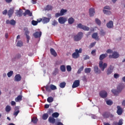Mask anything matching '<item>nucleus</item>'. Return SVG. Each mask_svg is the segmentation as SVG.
<instances>
[{
    "label": "nucleus",
    "mask_w": 125,
    "mask_h": 125,
    "mask_svg": "<svg viewBox=\"0 0 125 125\" xmlns=\"http://www.w3.org/2000/svg\"><path fill=\"white\" fill-rule=\"evenodd\" d=\"M108 56V54H102L101 55H100L99 60H100L99 62V67L100 69L102 70V71H104L105 70V68H107V64L106 63H103V59H105L106 57Z\"/></svg>",
    "instance_id": "1"
},
{
    "label": "nucleus",
    "mask_w": 125,
    "mask_h": 125,
    "mask_svg": "<svg viewBox=\"0 0 125 125\" xmlns=\"http://www.w3.org/2000/svg\"><path fill=\"white\" fill-rule=\"evenodd\" d=\"M83 52V49L80 48L79 50L78 49H75V52L73 53L72 55V58L74 59H77L80 57V53Z\"/></svg>",
    "instance_id": "2"
},
{
    "label": "nucleus",
    "mask_w": 125,
    "mask_h": 125,
    "mask_svg": "<svg viewBox=\"0 0 125 125\" xmlns=\"http://www.w3.org/2000/svg\"><path fill=\"white\" fill-rule=\"evenodd\" d=\"M124 86L122 85H119L117 88V90L113 89L111 90V92L114 95H119V93L121 92L123 89H124Z\"/></svg>",
    "instance_id": "3"
},
{
    "label": "nucleus",
    "mask_w": 125,
    "mask_h": 125,
    "mask_svg": "<svg viewBox=\"0 0 125 125\" xmlns=\"http://www.w3.org/2000/svg\"><path fill=\"white\" fill-rule=\"evenodd\" d=\"M83 33L82 32H80L77 34V35L74 37V40L75 42H79V41H81L82 39H83Z\"/></svg>",
    "instance_id": "4"
},
{
    "label": "nucleus",
    "mask_w": 125,
    "mask_h": 125,
    "mask_svg": "<svg viewBox=\"0 0 125 125\" xmlns=\"http://www.w3.org/2000/svg\"><path fill=\"white\" fill-rule=\"evenodd\" d=\"M109 58L110 59L113 58L114 59H117V58H119L120 57V55L117 52H113L112 55H109L108 56Z\"/></svg>",
    "instance_id": "5"
},
{
    "label": "nucleus",
    "mask_w": 125,
    "mask_h": 125,
    "mask_svg": "<svg viewBox=\"0 0 125 125\" xmlns=\"http://www.w3.org/2000/svg\"><path fill=\"white\" fill-rule=\"evenodd\" d=\"M66 12H67V10L62 9L60 11V13H56L55 17L58 18V17H59L60 16H63V15H64V14H65Z\"/></svg>",
    "instance_id": "6"
},
{
    "label": "nucleus",
    "mask_w": 125,
    "mask_h": 125,
    "mask_svg": "<svg viewBox=\"0 0 125 125\" xmlns=\"http://www.w3.org/2000/svg\"><path fill=\"white\" fill-rule=\"evenodd\" d=\"M77 28H79V29H82V30H84V31H89V27L83 25L82 23H79L77 25Z\"/></svg>",
    "instance_id": "7"
},
{
    "label": "nucleus",
    "mask_w": 125,
    "mask_h": 125,
    "mask_svg": "<svg viewBox=\"0 0 125 125\" xmlns=\"http://www.w3.org/2000/svg\"><path fill=\"white\" fill-rule=\"evenodd\" d=\"M113 71L114 66H112V65H110L106 70V75L108 76H109V75H111V74L113 73Z\"/></svg>",
    "instance_id": "8"
},
{
    "label": "nucleus",
    "mask_w": 125,
    "mask_h": 125,
    "mask_svg": "<svg viewBox=\"0 0 125 125\" xmlns=\"http://www.w3.org/2000/svg\"><path fill=\"white\" fill-rule=\"evenodd\" d=\"M59 22L60 24H64L66 21H67V19L66 18L61 17L58 19Z\"/></svg>",
    "instance_id": "9"
},
{
    "label": "nucleus",
    "mask_w": 125,
    "mask_h": 125,
    "mask_svg": "<svg viewBox=\"0 0 125 125\" xmlns=\"http://www.w3.org/2000/svg\"><path fill=\"white\" fill-rule=\"evenodd\" d=\"M100 96L102 98H106L108 96V94L106 91H101L100 92Z\"/></svg>",
    "instance_id": "10"
},
{
    "label": "nucleus",
    "mask_w": 125,
    "mask_h": 125,
    "mask_svg": "<svg viewBox=\"0 0 125 125\" xmlns=\"http://www.w3.org/2000/svg\"><path fill=\"white\" fill-rule=\"evenodd\" d=\"M79 86H80V80H75L72 84V88H76Z\"/></svg>",
    "instance_id": "11"
},
{
    "label": "nucleus",
    "mask_w": 125,
    "mask_h": 125,
    "mask_svg": "<svg viewBox=\"0 0 125 125\" xmlns=\"http://www.w3.org/2000/svg\"><path fill=\"white\" fill-rule=\"evenodd\" d=\"M6 24H10V25L14 26L16 24V21L14 20H11V21L7 20L6 21Z\"/></svg>",
    "instance_id": "12"
},
{
    "label": "nucleus",
    "mask_w": 125,
    "mask_h": 125,
    "mask_svg": "<svg viewBox=\"0 0 125 125\" xmlns=\"http://www.w3.org/2000/svg\"><path fill=\"white\" fill-rule=\"evenodd\" d=\"M53 9V6L51 5H47V6L44 8V10L45 11H50Z\"/></svg>",
    "instance_id": "13"
},
{
    "label": "nucleus",
    "mask_w": 125,
    "mask_h": 125,
    "mask_svg": "<svg viewBox=\"0 0 125 125\" xmlns=\"http://www.w3.org/2000/svg\"><path fill=\"white\" fill-rule=\"evenodd\" d=\"M106 27L108 28V29H112L113 27H114V22L112 21H110L109 22L106 24Z\"/></svg>",
    "instance_id": "14"
},
{
    "label": "nucleus",
    "mask_w": 125,
    "mask_h": 125,
    "mask_svg": "<svg viewBox=\"0 0 125 125\" xmlns=\"http://www.w3.org/2000/svg\"><path fill=\"white\" fill-rule=\"evenodd\" d=\"M20 112V111L19 110V107L16 106L15 107V111L14 112L13 115L14 116H15V117H17L18 114Z\"/></svg>",
    "instance_id": "15"
},
{
    "label": "nucleus",
    "mask_w": 125,
    "mask_h": 125,
    "mask_svg": "<svg viewBox=\"0 0 125 125\" xmlns=\"http://www.w3.org/2000/svg\"><path fill=\"white\" fill-rule=\"evenodd\" d=\"M33 36L36 39H38V38H41V37H42V32H36L33 34Z\"/></svg>",
    "instance_id": "16"
},
{
    "label": "nucleus",
    "mask_w": 125,
    "mask_h": 125,
    "mask_svg": "<svg viewBox=\"0 0 125 125\" xmlns=\"http://www.w3.org/2000/svg\"><path fill=\"white\" fill-rule=\"evenodd\" d=\"M42 20V22L43 24H46L47 23H48L49 21H50V19L46 17H43Z\"/></svg>",
    "instance_id": "17"
},
{
    "label": "nucleus",
    "mask_w": 125,
    "mask_h": 125,
    "mask_svg": "<svg viewBox=\"0 0 125 125\" xmlns=\"http://www.w3.org/2000/svg\"><path fill=\"white\" fill-rule=\"evenodd\" d=\"M117 113L118 114V115H122V114H123V109L122 108V107L118 105L117 106Z\"/></svg>",
    "instance_id": "18"
},
{
    "label": "nucleus",
    "mask_w": 125,
    "mask_h": 125,
    "mask_svg": "<svg viewBox=\"0 0 125 125\" xmlns=\"http://www.w3.org/2000/svg\"><path fill=\"white\" fill-rule=\"evenodd\" d=\"M50 51L51 55H52L54 57H56V56H57V53L56 52V51H55V50H54V49L51 48L50 49Z\"/></svg>",
    "instance_id": "19"
},
{
    "label": "nucleus",
    "mask_w": 125,
    "mask_h": 125,
    "mask_svg": "<svg viewBox=\"0 0 125 125\" xmlns=\"http://www.w3.org/2000/svg\"><path fill=\"white\" fill-rule=\"evenodd\" d=\"M22 79V77H21V75L20 74H17L15 76V82H20Z\"/></svg>",
    "instance_id": "20"
},
{
    "label": "nucleus",
    "mask_w": 125,
    "mask_h": 125,
    "mask_svg": "<svg viewBox=\"0 0 125 125\" xmlns=\"http://www.w3.org/2000/svg\"><path fill=\"white\" fill-rule=\"evenodd\" d=\"M89 13L91 17L94 16V14H95V11H94V9L90 8L89 10Z\"/></svg>",
    "instance_id": "21"
},
{
    "label": "nucleus",
    "mask_w": 125,
    "mask_h": 125,
    "mask_svg": "<svg viewBox=\"0 0 125 125\" xmlns=\"http://www.w3.org/2000/svg\"><path fill=\"white\" fill-rule=\"evenodd\" d=\"M48 121L49 123H50L51 124H55V119H54V117L50 116L48 118Z\"/></svg>",
    "instance_id": "22"
},
{
    "label": "nucleus",
    "mask_w": 125,
    "mask_h": 125,
    "mask_svg": "<svg viewBox=\"0 0 125 125\" xmlns=\"http://www.w3.org/2000/svg\"><path fill=\"white\" fill-rule=\"evenodd\" d=\"M14 12V10L13 9H10V10L8 11V15L9 18L12 16V14H13Z\"/></svg>",
    "instance_id": "23"
},
{
    "label": "nucleus",
    "mask_w": 125,
    "mask_h": 125,
    "mask_svg": "<svg viewBox=\"0 0 125 125\" xmlns=\"http://www.w3.org/2000/svg\"><path fill=\"white\" fill-rule=\"evenodd\" d=\"M92 38L95 40H97V41L99 40V38L98 37V34L97 33H93L92 35Z\"/></svg>",
    "instance_id": "24"
},
{
    "label": "nucleus",
    "mask_w": 125,
    "mask_h": 125,
    "mask_svg": "<svg viewBox=\"0 0 125 125\" xmlns=\"http://www.w3.org/2000/svg\"><path fill=\"white\" fill-rule=\"evenodd\" d=\"M94 71L96 74H100V73H101V71L99 70V68H98V66H94Z\"/></svg>",
    "instance_id": "25"
},
{
    "label": "nucleus",
    "mask_w": 125,
    "mask_h": 125,
    "mask_svg": "<svg viewBox=\"0 0 125 125\" xmlns=\"http://www.w3.org/2000/svg\"><path fill=\"white\" fill-rule=\"evenodd\" d=\"M22 95H20L17 98H15V100L16 102H19L20 101H22Z\"/></svg>",
    "instance_id": "26"
},
{
    "label": "nucleus",
    "mask_w": 125,
    "mask_h": 125,
    "mask_svg": "<svg viewBox=\"0 0 125 125\" xmlns=\"http://www.w3.org/2000/svg\"><path fill=\"white\" fill-rule=\"evenodd\" d=\"M45 87L46 91L48 92H51V89L50 88V86L48 85H46V86H44Z\"/></svg>",
    "instance_id": "27"
},
{
    "label": "nucleus",
    "mask_w": 125,
    "mask_h": 125,
    "mask_svg": "<svg viewBox=\"0 0 125 125\" xmlns=\"http://www.w3.org/2000/svg\"><path fill=\"white\" fill-rule=\"evenodd\" d=\"M68 24H73V23H74V22H75V20L74 19V18H70L69 19H68Z\"/></svg>",
    "instance_id": "28"
},
{
    "label": "nucleus",
    "mask_w": 125,
    "mask_h": 125,
    "mask_svg": "<svg viewBox=\"0 0 125 125\" xmlns=\"http://www.w3.org/2000/svg\"><path fill=\"white\" fill-rule=\"evenodd\" d=\"M59 72V70L57 68H55L54 70L53 71L52 73V75L53 76H56L57 74H58V72Z\"/></svg>",
    "instance_id": "29"
},
{
    "label": "nucleus",
    "mask_w": 125,
    "mask_h": 125,
    "mask_svg": "<svg viewBox=\"0 0 125 125\" xmlns=\"http://www.w3.org/2000/svg\"><path fill=\"white\" fill-rule=\"evenodd\" d=\"M31 122L33 123V124H37V123H38V118L36 117H33L31 119Z\"/></svg>",
    "instance_id": "30"
},
{
    "label": "nucleus",
    "mask_w": 125,
    "mask_h": 125,
    "mask_svg": "<svg viewBox=\"0 0 125 125\" xmlns=\"http://www.w3.org/2000/svg\"><path fill=\"white\" fill-rule=\"evenodd\" d=\"M54 99L52 97H49L47 99V101L48 102V103H51L53 102Z\"/></svg>",
    "instance_id": "31"
},
{
    "label": "nucleus",
    "mask_w": 125,
    "mask_h": 125,
    "mask_svg": "<svg viewBox=\"0 0 125 125\" xmlns=\"http://www.w3.org/2000/svg\"><path fill=\"white\" fill-rule=\"evenodd\" d=\"M103 13L104 14H106V15H110V14H111V13H112V12H111L109 10H103Z\"/></svg>",
    "instance_id": "32"
},
{
    "label": "nucleus",
    "mask_w": 125,
    "mask_h": 125,
    "mask_svg": "<svg viewBox=\"0 0 125 125\" xmlns=\"http://www.w3.org/2000/svg\"><path fill=\"white\" fill-rule=\"evenodd\" d=\"M53 118H58L59 117V113L58 112H54L52 114Z\"/></svg>",
    "instance_id": "33"
},
{
    "label": "nucleus",
    "mask_w": 125,
    "mask_h": 125,
    "mask_svg": "<svg viewBox=\"0 0 125 125\" xmlns=\"http://www.w3.org/2000/svg\"><path fill=\"white\" fill-rule=\"evenodd\" d=\"M60 70L62 72H66V66L64 65H61L60 66Z\"/></svg>",
    "instance_id": "34"
},
{
    "label": "nucleus",
    "mask_w": 125,
    "mask_h": 125,
    "mask_svg": "<svg viewBox=\"0 0 125 125\" xmlns=\"http://www.w3.org/2000/svg\"><path fill=\"white\" fill-rule=\"evenodd\" d=\"M66 86V83L65 82H62L60 83V87L61 88H64Z\"/></svg>",
    "instance_id": "35"
},
{
    "label": "nucleus",
    "mask_w": 125,
    "mask_h": 125,
    "mask_svg": "<svg viewBox=\"0 0 125 125\" xmlns=\"http://www.w3.org/2000/svg\"><path fill=\"white\" fill-rule=\"evenodd\" d=\"M25 12L26 13L27 15H28V16H33V13H32V12H31V11L29 10H25Z\"/></svg>",
    "instance_id": "36"
},
{
    "label": "nucleus",
    "mask_w": 125,
    "mask_h": 125,
    "mask_svg": "<svg viewBox=\"0 0 125 125\" xmlns=\"http://www.w3.org/2000/svg\"><path fill=\"white\" fill-rule=\"evenodd\" d=\"M16 14L17 16H19V17H21L22 16V12H21V10H18L16 13Z\"/></svg>",
    "instance_id": "37"
},
{
    "label": "nucleus",
    "mask_w": 125,
    "mask_h": 125,
    "mask_svg": "<svg viewBox=\"0 0 125 125\" xmlns=\"http://www.w3.org/2000/svg\"><path fill=\"white\" fill-rule=\"evenodd\" d=\"M6 112H10L11 111V107L10 105H7L5 107Z\"/></svg>",
    "instance_id": "38"
},
{
    "label": "nucleus",
    "mask_w": 125,
    "mask_h": 125,
    "mask_svg": "<svg viewBox=\"0 0 125 125\" xmlns=\"http://www.w3.org/2000/svg\"><path fill=\"white\" fill-rule=\"evenodd\" d=\"M84 72L86 74L89 73L91 72V68H86L84 69Z\"/></svg>",
    "instance_id": "39"
},
{
    "label": "nucleus",
    "mask_w": 125,
    "mask_h": 125,
    "mask_svg": "<svg viewBox=\"0 0 125 125\" xmlns=\"http://www.w3.org/2000/svg\"><path fill=\"white\" fill-rule=\"evenodd\" d=\"M48 118V114L47 113H44L42 116V119L44 120H47Z\"/></svg>",
    "instance_id": "40"
},
{
    "label": "nucleus",
    "mask_w": 125,
    "mask_h": 125,
    "mask_svg": "<svg viewBox=\"0 0 125 125\" xmlns=\"http://www.w3.org/2000/svg\"><path fill=\"white\" fill-rule=\"evenodd\" d=\"M106 103L107 105H109V106L113 105V101H111V100L106 101Z\"/></svg>",
    "instance_id": "41"
},
{
    "label": "nucleus",
    "mask_w": 125,
    "mask_h": 125,
    "mask_svg": "<svg viewBox=\"0 0 125 125\" xmlns=\"http://www.w3.org/2000/svg\"><path fill=\"white\" fill-rule=\"evenodd\" d=\"M50 88L51 90H56V89H57V87L52 84L50 85Z\"/></svg>",
    "instance_id": "42"
},
{
    "label": "nucleus",
    "mask_w": 125,
    "mask_h": 125,
    "mask_svg": "<svg viewBox=\"0 0 125 125\" xmlns=\"http://www.w3.org/2000/svg\"><path fill=\"white\" fill-rule=\"evenodd\" d=\"M95 22H96V24H97V25H98V26H100V25H101V21H100V20L98 19V18H96L95 19Z\"/></svg>",
    "instance_id": "43"
},
{
    "label": "nucleus",
    "mask_w": 125,
    "mask_h": 125,
    "mask_svg": "<svg viewBox=\"0 0 125 125\" xmlns=\"http://www.w3.org/2000/svg\"><path fill=\"white\" fill-rule=\"evenodd\" d=\"M83 66H82L81 67H80L77 71V74H81L82 71H83Z\"/></svg>",
    "instance_id": "44"
},
{
    "label": "nucleus",
    "mask_w": 125,
    "mask_h": 125,
    "mask_svg": "<svg viewBox=\"0 0 125 125\" xmlns=\"http://www.w3.org/2000/svg\"><path fill=\"white\" fill-rule=\"evenodd\" d=\"M110 113H108V112H105L103 114V116L104 117V118H109V115Z\"/></svg>",
    "instance_id": "45"
},
{
    "label": "nucleus",
    "mask_w": 125,
    "mask_h": 125,
    "mask_svg": "<svg viewBox=\"0 0 125 125\" xmlns=\"http://www.w3.org/2000/svg\"><path fill=\"white\" fill-rule=\"evenodd\" d=\"M47 114H48V115H51V114H53V109H49Z\"/></svg>",
    "instance_id": "46"
},
{
    "label": "nucleus",
    "mask_w": 125,
    "mask_h": 125,
    "mask_svg": "<svg viewBox=\"0 0 125 125\" xmlns=\"http://www.w3.org/2000/svg\"><path fill=\"white\" fill-rule=\"evenodd\" d=\"M17 46L21 47L23 45V42L21 41H19L17 44Z\"/></svg>",
    "instance_id": "47"
},
{
    "label": "nucleus",
    "mask_w": 125,
    "mask_h": 125,
    "mask_svg": "<svg viewBox=\"0 0 125 125\" xmlns=\"http://www.w3.org/2000/svg\"><path fill=\"white\" fill-rule=\"evenodd\" d=\"M66 70L67 72H71L72 71V67L70 65L66 66Z\"/></svg>",
    "instance_id": "48"
},
{
    "label": "nucleus",
    "mask_w": 125,
    "mask_h": 125,
    "mask_svg": "<svg viewBox=\"0 0 125 125\" xmlns=\"http://www.w3.org/2000/svg\"><path fill=\"white\" fill-rule=\"evenodd\" d=\"M7 76L8 77V78H10V77H11V76H12V75H13V72L12 71H11L10 72H9L7 74Z\"/></svg>",
    "instance_id": "49"
},
{
    "label": "nucleus",
    "mask_w": 125,
    "mask_h": 125,
    "mask_svg": "<svg viewBox=\"0 0 125 125\" xmlns=\"http://www.w3.org/2000/svg\"><path fill=\"white\" fill-rule=\"evenodd\" d=\"M32 24L33 26H37V25H38V21H34V20H33L32 21Z\"/></svg>",
    "instance_id": "50"
},
{
    "label": "nucleus",
    "mask_w": 125,
    "mask_h": 125,
    "mask_svg": "<svg viewBox=\"0 0 125 125\" xmlns=\"http://www.w3.org/2000/svg\"><path fill=\"white\" fill-rule=\"evenodd\" d=\"M20 58H21V54H17L15 57V59H20Z\"/></svg>",
    "instance_id": "51"
},
{
    "label": "nucleus",
    "mask_w": 125,
    "mask_h": 125,
    "mask_svg": "<svg viewBox=\"0 0 125 125\" xmlns=\"http://www.w3.org/2000/svg\"><path fill=\"white\" fill-rule=\"evenodd\" d=\"M91 54H92V55H93V56H95V55H96V50L94 49L91 52Z\"/></svg>",
    "instance_id": "52"
},
{
    "label": "nucleus",
    "mask_w": 125,
    "mask_h": 125,
    "mask_svg": "<svg viewBox=\"0 0 125 125\" xmlns=\"http://www.w3.org/2000/svg\"><path fill=\"white\" fill-rule=\"evenodd\" d=\"M96 43V42L91 43L90 44V45L89 46V48H92V47H93V46H94V45H95Z\"/></svg>",
    "instance_id": "53"
},
{
    "label": "nucleus",
    "mask_w": 125,
    "mask_h": 125,
    "mask_svg": "<svg viewBox=\"0 0 125 125\" xmlns=\"http://www.w3.org/2000/svg\"><path fill=\"white\" fill-rule=\"evenodd\" d=\"M57 24H58V22H57V21L56 20H54L52 21V25H53V26H55V25H57Z\"/></svg>",
    "instance_id": "54"
},
{
    "label": "nucleus",
    "mask_w": 125,
    "mask_h": 125,
    "mask_svg": "<svg viewBox=\"0 0 125 125\" xmlns=\"http://www.w3.org/2000/svg\"><path fill=\"white\" fill-rule=\"evenodd\" d=\"M100 35H101V36H105V32H104V30H101L100 31Z\"/></svg>",
    "instance_id": "55"
},
{
    "label": "nucleus",
    "mask_w": 125,
    "mask_h": 125,
    "mask_svg": "<svg viewBox=\"0 0 125 125\" xmlns=\"http://www.w3.org/2000/svg\"><path fill=\"white\" fill-rule=\"evenodd\" d=\"M106 53H108L109 54H111V53H113V50H112L110 49H108L106 51Z\"/></svg>",
    "instance_id": "56"
},
{
    "label": "nucleus",
    "mask_w": 125,
    "mask_h": 125,
    "mask_svg": "<svg viewBox=\"0 0 125 125\" xmlns=\"http://www.w3.org/2000/svg\"><path fill=\"white\" fill-rule=\"evenodd\" d=\"M114 77L115 79H118V78H120V75L118 74L115 73L114 74Z\"/></svg>",
    "instance_id": "57"
},
{
    "label": "nucleus",
    "mask_w": 125,
    "mask_h": 125,
    "mask_svg": "<svg viewBox=\"0 0 125 125\" xmlns=\"http://www.w3.org/2000/svg\"><path fill=\"white\" fill-rule=\"evenodd\" d=\"M89 56L87 55H85L83 58V60H87L88 59H89Z\"/></svg>",
    "instance_id": "58"
},
{
    "label": "nucleus",
    "mask_w": 125,
    "mask_h": 125,
    "mask_svg": "<svg viewBox=\"0 0 125 125\" xmlns=\"http://www.w3.org/2000/svg\"><path fill=\"white\" fill-rule=\"evenodd\" d=\"M123 124H124L123 123V119H121L119 121L118 125H123Z\"/></svg>",
    "instance_id": "59"
},
{
    "label": "nucleus",
    "mask_w": 125,
    "mask_h": 125,
    "mask_svg": "<svg viewBox=\"0 0 125 125\" xmlns=\"http://www.w3.org/2000/svg\"><path fill=\"white\" fill-rule=\"evenodd\" d=\"M26 38L27 39V42H29V41H30V36L28 35H26Z\"/></svg>",
    "instance_id": "60"
},
{
    "label": "nucleus",
    "mask_w": 125,
    "mask_h": 125,
    "mask_svg": "<svg viewBox=\"0 0 125 125\" xmlns=\"http://www.w3.org/2000/svg\"><path fill=\"white\" fill-rule=\"evenodd\" d=\"M104 9H108V10H110V9H111V7H110V6H105V7H104Z\"/></svg>",
    "instance_id": "61"
},
{
    "label": "nucleus",
    "mask_w": 125,
    "mask_h": 125,
    "mask_svg": "<svg viewBox=\"0 0 125 125\" xmlns=\"http://www.w3.org/2000/svg\"><path fill=\"white\" fill-rule=\"evenodd\" d=\"M2 14H3V15H6V14H7V10H5L2 12Z\"/></svg>",
    "instance_id": "62"
},
{
    "label": "nucleus",
    "mask_w": 125,
    "mask_h": 125,
    "mask_svg": "<svg viewBox=\"0 0 125 125\" xmlns=\"http://www.w3.org/2000/svg\"><path fill=\"white\" fill-rule=\"evenodd\" d=\"M56 125H63V123H61V122H58Z\"/></svg>",
    "instance_id": "63"
},
{
    "label": "nucleus",
    "mask_w": 125,
    "mask_h": 125,
    "mask_svg": "<svg viewBox=\"0 0 125 125\" xmlns=\"http://www.w3.org/2000/svg\"><path fill=\"white\" fill-rule=\"evenodd\" d=\"M122 105V106H125V100L123 101Z\"/></svg>",
    "instance_id": "64"
}]
</instances>
